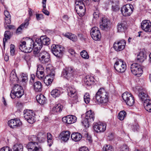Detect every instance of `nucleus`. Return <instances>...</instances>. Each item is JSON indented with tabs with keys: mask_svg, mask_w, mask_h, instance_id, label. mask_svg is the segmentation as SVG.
Here are the masks:
<instances>
[{
	"mask_svg": "<svg viewBox=\"0 0 151 151\" xmlns=\"http://www.w3.org/2000/svg\"><path fill=\"white\" fill-rule=\"evenodd\" d=\"M39 60L41 63L46 64V72L48 74L47 76H55V72L52 66L50 64V55L46 51L39 53Z\"/></svg>",
	"mask_w": 151,
	"mask_h": 151,
	"instance_id": "f257e3e1",
	"label": "nucleus"
},
{
	"mask_svg": "<svg viewBox=\"0 0 151 151\" xmlns=\"http://www.w3.org/2000/svg\"><path fill=\"white\" fill-rule=\"evenodd\" d=\"M95 102L98 104H105L108 101L109 93L104 88H100L95 96Z\"/></svg>",
	"mask_w": 151,
	"mask_h": 151,
	"instance_id": "f03ea898",
	"label": "nucleus"
},
{
	"mask_svg": "<svg viewBox=\"0 0 151 151\" xmlns=\"http://www.w3.org/2000/svg\"><path fill=\"white\" fill-rule=\"evenodd\" d=\"M29 139L30 142L27 146L28 151H42V148L37 142L38 141L37 137L31 136L29 137Z\"/></svg>",
	"mask_w": 151,
	"mask_h": 151,
	"instance_id": "7ed1b4c3",
	"label": "nucleus"
},
{
	"mask_svg": "<svg viewBox=\"0 0 151 151\" xmlns=\"http://www.w3.org/2000/svg\"><path fill=\"white\" fill-rule=\"evenodd\" d=\"M24 94V91L22 87L18 84H16L14 86L10 96L11 98L14 99L15 97L21 98Z\"/></svg>",
	"mask_w": 151,
	"mask_h": 151,
	"instance_id": "20e7f679",
	"label": "nucleus"
},
{
	"mask_svg": "<svg viewBox=\"0 0 151 151\" xmlns=\"http://www.w3.org/2000/svg\"><path fill=\"white\" fill-rule=\"evenodd\" d=\"M114 68L118 73H124L126 70L127 65L123 60L121 59L118 60L115 62Z\"/></svg>",
	"mask_w": 151,
	"mask_h": 151,
	"instance_id": "39448f33",
	"label": "nucleus"
},
{
	"mask_svg": "<svg viewBox=\"0 0 151 151\" xmlns=\"http://www.w3.org/2000/svg\"><path fill=\"white\" fill-rule=\"evenodd\" d=\"M122 97L128 106H132L134 103L135 101L132 95L128 92H126L122 95Z\"/></svg>",
	"mask_w": 151,
	"mask_h": 151,
	"instance_id": "423d86ee",
	"label": "nucleus"
},
{
	"mask_svg": "<svg viewBox=\"0 0 151 151\" xmlns=\"http://www.w3.org/2000/svg\"><path fill=\"white\" fill-rule=\"evenodd\" d=\"M134 9L133 6L132 5L126 4L121 8V12L123 16L128 17L132 14Z\"/></svg>",
	"mask_w": 151,
	"mask_h": 151,
	"instance_id": "0eeeda50",
	"label": "nucleus"
},
{
	"mask_svg": "<svg viewBox=\"0 0 151 151\" xmlns=\"http://www.w3.org/2000/svg\"><path fill=\"white\" fill-rule=\"evenodd\" d=\"M64 48L59 45H55L53 46L52 48V51L53 54L58 57H61L63 55V52Z\"/></svg>",
	"mask_w": 151,
	"mask_h": 151,
	"instance_id": "6e6552de",
	"label": "nucleus"
},
{
	"mask_svg": "<svg viewBox=\"0 0 151 151\" xmlns=\"http://www.w3.org/2000/svg\"><path fill=\"white\" fill-rule=\"evenodd\" d=\"M34 115V114L30 110H25L24 111V117L28 122L30 124L33 123L35 121Z\"/></svg>",
	"mask_w": 151,
	"mask_h": 151,
	"instance_id": "1a4fd4ad",
	"label": "nucleus"
},
{
	"mask_svg": "<svg viewBox=\"0 0 151 151\" xmlns=\"http://www.w3.org/2000/svg\"><path fill=\"white\" fill-rule=\"evenodd\" d=\"M130 68L132 73L134 76L141 75L143 73L142 70L140 65L137 63H134L132 64Z\"/></svg>",
	"mask_w": 151,
	"mask_h": 151,
	"instance_id": "9d476101",
	"label": "nucleus"
},
{
	"mask_svg": "<svg viewBox=\"0 0 151 151\" xmlns=\"http://www.w3.org/2000/svg\"><path fill=\"white\" fill-rule=\"evenodd\" d=\"M91 35L94 40L99 41L100 40L101 34L99 28L96 27H93L91 30Z\"/></svg>",
	"mask_w": 151,
	"mask_h": 151,
	"instance_id": "9b49d317",
	"label": "nucleus"
},
{
	"mask_svg": "<svg viewBox=\"0 0 151 151\" xmlns=\"http://www.w3.org/2000/svg\"><path fill=\"white\" fill-rule=\"evenodd\" d=\"M126 44V41L124 40L117 41L114 43L113 47L116 51H120L124 49Z\"/></svg>",
	"mask_w": 151,
	"mask_h": 151,
	"instance_id": "f8f14e48",
	"label": "nucleus"
},
{
	"mask_svg": "<svg viewBox=\"0 0 151 151\" xmlns=\"http://www.w3.org/2000/svg\"><path fill=\"white\" fill-rule=\"evenodd\" d=\"M75 9L77 14L81 17L83 16L85 13L86 8L84 4L75 3Z\"/></svg>",
	"mask_w": 151,
	"mask_h": 151,
	"instance_id": "ddd939ff",
	"label": "nucleus"
},
{
	"mask_svg": "<svg viewBox=\"0 0 151 151\" xmlns=\"http://www.w3.org/2000/svg\"><path fill=\"white\" fill-rule=\"evenodd\" d=\"M50 43V39L46 36H42L40 39H37L35 42V44L37 43L41 45L42 47V45H48Z\"/></svg>",
	"mask_w": 151,
	"mask_h": 151,
	"instance_id": "4468645a",
	"label": "nucleus"
},
{
	"mask_svg": "<svg viewBox=\"0 0 151 151\" xmlns=\"http://www.w3.org/2000/svg\"><path fill=\"white\" fill-rule=\"evenodd\" d=\"M141 28L145 31L147 32H151V22L149 20H143L141 23Z\"/></svg>",
	"mask_w": 151,
	"mask_h": 151,
	"instance_id": "2eb2a0df",
	"label": "nucleus"
},
{
	"mask_svg": "<svg viewBox=\"0 0 151 151\" xmlns=\"http://www.w3.org/2000/svg\"><path fill=\"white\" fill-rule=\"evenodd\" d=\"M109 21L107 18L103 17L100 22V28L102 30H106L109 27Z\"/></svg>",
	"mask_w": 151,
	"mask_h": 151,
	"instance_id": "dca6fc26",
	"label": "nucleus"
},
{
	"mask_svg": "<svg viewBox=\"0 0 151 151\" xmlns=\"http://www.w3.org/2000/svg\"><path fill=\"white\" fill-rule=\"evenodd\" d=\"M76 117L74 116L68 115L66 116L63 117L62 121L65 123L68 124H70L75 122L77 120Z\"/></svg>",
	"mask_w": 151,
	"mask_h": 151,
	"instance_id": "f3484780",
	"label": "nucleus"
},
{
	"mask_svg": "<svg viewBox=\"0 0 151 151\" xmlns=\"http://www.w3.org/2000/svg\"><path fill=\"white\" fill-rule=\"evenodd\" d=\"M8 124L10 127L14 128L20 126L22 125V122L19 119H13L9 121Z\"/></svg>",
	"mask_w": 151,
	"mask_h": 151,
	"instance_id": "a211bd4d",
	"label": "nucleus"
},
{
	"mask_svg": "<svg viewBox=\"0 0 151 151\" xmlns=\"http://www.w3.org/2000/svg\"><path fill=\"white\" fill-rule=\"evenodd\" d=\"M67 91L68 95L70 97L74 98L75 100L77 99L78 96L76 93V90L74 87L70 86L68 87Z\"/></svg>",
	"mask_w": 151,
	"mask_h": 151,
	"instance_id": "6ab92c4d",
	"label": "nucleus"
},
{
	"mask_svg": "<svg viewBox=\"0 0 151 151\" xmlns=\"http://www.w3.org/2000/svg\"><path fill=\"white\" fill-rule=\"evenodd\" d=\"M70 133L69 131H64L60 134V136L61 140L64 142H67L70 137Z\"/></svg>",
	"mask_w": 151,
	"mask_h": 151,
	"instance_id": "aec40b11",
	"label": "nucleus"
},
{
	"mask_svg": "<svg viewBox=\"0 0 151 151\" xmlns=\"http://www.w3.org/2000/svg\"><path fill=\"white\" fill-rule=\"evenodd\" d=\"M94 80L93 76H84L83 78L85 84L87 86L91 85L92 82H94Z\"/></svg>",
	"mask_w": 151,
	"mask_h": 151,
	"instance_id": "412c9836",
	"label": "nucleus"
},
{
	"mask_svg": "<svg viewBox=\"0 0 151 151\" xmlns=\"http://www.w3.org/2000/svg\"><path fill=\"white\" fill-rule=\"evenodd\" d=\"M82 135L78 132H75L72 134L71 136L72 139L75 142L79 141L82 137Z\"/></svg>",
	"mask_w": 151,
	"mask_h": 151,
	"instance_id": "4be33fe9",
	"label": "nucleus"
},
{
	"mask_svg": "<svg viewBox=\"0 0 151 151\" xmlns=\"http://www.w3.org/2000/svg\"><path fill=\"white\" fill-rule=\"evenodd\" d=\"M85 118L90 122H93L95 118L94 113L91 110L88 111L86 113Z\"/></svg>",
	"mask_w": 151,
	"mask_h": 151,
	"instance_id": "5701e85b",
	"label": "nucleus"
},
{
	"mask_svg": "<svg viewBox=\"0 0 151 151\" xmlns=\"http://www.w3.org/2000/svg\"><path fill=\"white\" fill-rule=\"evenodd\" d=\"M36 99L37 102L43 105L46 103V98L42 94L37 95Z\"/></svg>",
	"mask_w": 151,
	"mask_h": 151,
	"instance_id": "b1692460",
	"label": "nucleus"
},
{
	"mask_svg": "<svg viewBox=\"0 0 151 151\" xmlns=\"http://www.w3.org/2000/svg\"><path fill=\"white\" fill-rule=\"evenodd\" d=\"M33 88L36 92H40L42 91V84L40 81L35 82L33 84Z\"/></svg>",
	"mask_w": 151,
	"mask_h": 151,
	"instance_id": "393cba45",
	"label": "nucleus"
},
{
	"mask_svg": "<svg viewBox=\"0 0 151 151\" xmlns=\"http://www.w3.org/2000/svg\"><path fill=\"white\" fill-rule=\"evenodd\" d=\"M146 54L143 52H140L138 54L137 59L139 62H142L146 59Z\"/></svg>",
	"mask_w": 151,
	"mask_h": 151,
	"instance_id": "a878e982",
	"label": "nucleus"
},
{
	"mask_svg": "<svg viewBox=\"0 0 151 151\" xmlns=\"http://www.w3.org/2000/svg\"><path fill=\"white\" fill-rule=\"evenodd\" d=\"M143 105L147 111L151 112V100H146L144 102Z\"/></svg>",
	"mask_w": 151,
	"mask_h": 151,
	"instance_id": "bb28decb",
	"label": "nucleus"
},
{
	"mask_svg": "<svg viewBox=\"0 0 151 151\" xmlns=\"http://www.w3.org/2000/svg\"><path fill=\"white\" fill-rule=\"evenodd\" d=\"M4 15L5 16L4 25L5 24H10L11 22V16L9 12L7 11H4Z\"/></svg>",
	"mask_w": 151,
	"mask_h": 151,
	"instance_id": "cd10ccee",
	"label": "nucleus"
},
{
	"mask_svg": "<svg viewBox=\"0 0 151 151\" xmlns=\"http://www.w3.org/2000/svg\"><path fill=\"white\" fill-rule=\"evenodd\" d=\"M46 134L40 132L37 135L38 141L40 142H43L46 140Z\"/></svg>",
	"mask_w": 151,
	"mask_h": 151,
	"instance_id": "c85d7f7f",
	"label": "nucleus"
},
{
	"mask_svg": "<svg viewBox=\"0 0 151 151\" xmlns=\"http://www.w3.org/2000/svg\"><path fill=\"white\" fill-rule=\"evenodd\" d=\"M13 151H23V147L21 144H15L13 147Z\"/></svg>",
	"mask_w": 151,
	"mask_h": 151,
	"instance_id": "c756f323",
	"label": "nucleus"
},
{
	"mask_svg": "<svg viewBox=\"0 0 151 151\" xmlns=\"http://www.w3.org/2000/svg\"><path fill=\"white\" fill-rule=\"evenodd\" d=\"M63 107L62 105L60 104H56L53 108L52 110L54 112H60L62 111Z\"/></svg>",
	"mask_w": 151,
	"mask_h": 151,
	"instance_id": "7c9ffc66",
	"label": "nucleus"
},
{
	"mask_svg": "<svg viewBox=\"0 0 151 151\" xmlns=\"http://www.w3.org/2000/svg\"><path fill=\"white\" fill-rule=\"evenodd\" d=\"M139 97L140 100L142 101H145L146 100H149L147 99L148 95L146 93L143 92L139 93L138 95Z\"/></svg>",
	"mask_w": 151,
	"mask_h": 151,
	"instance_id": "2f4dec72",
	"label": "nucleus"
},
{
	"mask_svg": "<svg viewBox=\"0 0 151 151\" xmlns=\"http://www.w3.org/2000/svg\"><path fill=\"white\" fill-rule=\"evenodd\" d=\"M37 67V70L36 72L37 75H38L39 74H40V75H43V76H44V72L43 71L44 68L42 65L40 64L38 65Z\"/></svg>",
	"mask_w": 151,
	"mask_h": 151,
	"instance_id": "473e14b6",
	"label": "nucleus"
},
{
	"mask_svg": "<svg viewBox=\"0 0 151 151\" xmlns=\"http://www.w3.org/2000/svg\"><path fill=\"white\" fill-rule=\"evenodd\" d=\"M24 50H23V52H24L29 53L31 52L33 50V48L32 47V44L29 43L27 44Z\"/></svg>",
	"mask_w": 151,
	"mask_h": 151,
	"instance_id": "72a5a7b5",
	"label": "nucleus"
},
{
	"mask_svg": "<svg viewBox=\"0 0 151 151\" xmlns=\"http://www.w3.org/2000/svg\"><path fill=\"white\" fill-rule=\"evenodd\" d=\"M35 44V45L33 50V52L34 54L36 55L39 52L40 50L42 47H41V45H40L37 43Z\"/></svg>",
	"mask_w": 151,
	"mask_h": 151,
	"instance_id": "f704fd0d",
	"label": "nucleus"
},
{
	"mask_svg": "<svg viewBox=\"0 0 151 151\" xmlns=\"http://www.w3.org/2000/svg\"><path fill=\"white\" fill-rule=\"evenodd\" d=\"M46 136L48 145L50 147L51 146L53 142L52 135L50 133H48L47 134Z\"/></svg>",
	"mask_w": 151,
	"mask_h": 151,
	"instance_id": "c9c22d12",
	"label": "nucleus"
},
{
	"mask_svg": "<svg viewBox=\"0 0 151 151\" xmlns=\"http://www.w3.org/2000/svg\"><path fill=\"white\" fill-rule=\"evenodd\" d=\"M10 32L9 31H6L4 35V38H3V43L5 45V42L7 40L10 39Z\"/></svg>",
	"mask_w": 151,
	"mask_h": 151,
	"instance_id": "e433bc0d",
	"label": "nucleus"
},
{
	"mask_svg": "<svg viewBox=\"0 0 151 151\" xmlns=\"http://www.w3.org/2000/svg\"><path fill=\"white\" fill-rule=\"evenodd\" d=\"M127 113L124 111H122L120 112L118 115V119L120 120H123L126 116Z\"/></svg>",
	"mask_w": 151,
	"mask_h": 151,
	"instance_id": "4c0bfd02",
	"label": "nucleus"
},
{
	"mask_svg": "<svg viewBox=\"0 0 151 151\" xmlns=\"http://www.w3.org/2000/svg\"><path fill=\"white\" fill-rule=\"evenodd\" d=\"M126 28V26L124 23L121 22L118 24L117 29L119 32L123 31Z\"/></svg>",
	"mask_w": 151,
	"mask_h": 151,
	"instance_id": "58836bf2",
	"label": "nucleus"
},
{
	"mask_svg": "<svg viewBox=\"0 0 151 151\" xmlns=\"http://www.w3.org/2000/svg\"><path fill=\"white\" fill-rule=\"evenodd\" d=\"M51 94L53 97L56 98L59 96L60 95V91L57 89H54L51 91Z\"/></svg>",
	"mask_w": 151,
	"mask_h": 151,
	"instance_id": "ea45409f",
	"label": "nucleus"
},
{
	"mask_svg": "<svg viewBox=\"0 0 151 151\" xmlns=\"http://www.w3.org/2000/svg\"><path fill=\"white\" fill-rule=\"evenodd\" d=\"M106 125L105 123L99 122V132H103L106 129Z\"/></svg>",
	"mask_w": 151,
	"mask_h": 151,
	"instance_id": "a19ab883",
	"label": "nucleus"
},
{
	"mask_svg": "<svg viewBox=\"0 0 151 151\" xmlns=\"http://www.w3.org/2000/svg\"><path fill=\"white\" fill-rule=\"evenodd\" d=\"M48 76H47V77H45V78L44 80V83H45L47 86H49L50 85L53 81V78H48Z\"/></svg>",
	"mask_w": 151,
	"mask_h": 151,
	"instance_id": "79ce46f5",
	"label": "nucleus"
},
{
	"mask_svg": "<svg viewBox=\"0 0 151 151\" xmlns=\"http://www.w3.org/2000/svg\"><path fill=\"white\" fill-rule=\"evenodd\" d=\"M103 151H114L113 147L109 145H106L103 147Z\"/></svg>",
	"mask_w": 151,
	"mask_h": 151,
	"instance_id": "37998d69",
	"label": "nucleus"
},
{
	"mask_svg": "<svg viewBox=\"0 0 151 151\" xmlns=\"http://www.w3.org/2000/svg\"><path fill=\"white\" fill-rule=\"evenodd\" d=\"M72 70V69L71 67L68 68L63 70V76H67L68 73L70 74V73H71Z\"/></svg>",
	"mask_w": 151,
	"mask_h": 151,
	"instance_id": "c03bdc74",
	"label": "nucleus"
},
{
	"mask_svg": "<svg viewBox=\"0 0 151 151\" xmlns=\"http://www.w3.org/2000/svg\"><path fill=\"white\" fill-rule=\"evenodd\" d=\"M81 57L85 59H88L89 58V55L87 52L85 50L82 51L80 53Z\"/></svg>",
	"mask_w": 151,
	"mask_h": 151,
	"instance_id": "a18cd8bd",
	"label": "nucleus"
},
{
	"mask_svg": "<svg viewBox=\"0 0 151 151\" xmlns=\"http://www.w3.org/2000/svg\"><path fill=\"white\" fill-rule=\"evenodd\" d=\"M26 42L25 41L21 42L20 43L19 45V47L20 50L22 52H23V50H24L25 47L26 45Z\"/></svg>",
	"mask_w": 151,
	"mask_h": 151,
	"instance_id": "49530a36",
	"label": "nucleus"
},
{
	"mask_svg": "<svg viewBox=\"0 0 151 151\" xmlns=\"http://www.w3.org/2000/svg\"><path fill=\"white\" fill-rule=\"evenodd\" d=\"M90 122L89 120L85 118L82 122V124L86 128H88L89 127V122Z\"/></svg>",
	"mask_w": 151,
	"mask_h": 151,
	"instance_id": "de8ad7c7",
	"label": "nucleus"
},
{
	"mask_svg": "<svg viewBox=\"0 0 151 151\" xmlns=\"http://www.w3.org/2000/svg\"><path fill=\"white\" fill-rule=\"evenodd\" d=\"M15 47L13 44H11L10 46V53L12 56H13L15 54Z\"/></svg>",
	"mask_w": 151,
	"mask_h": 151,
	"instance_id": "09e8293b",
	"label": "nucleus"
},
{
	"mask_svg": "<svg viewBox=\"0 0 151 151\" xmlns=\"http://www.w3.org/2000/svg\"><path fill=\"white\" fill-rule=\"evenodd\" d=\"M99 122L96 123L94 124L93 127V129L95 132L97 133L99 132L98 130L99 129Z\"/></svg>",
	"mask_w": 151,
	"mask_h": 151,
	"instance_id": "8fccbe9b",
	"label": "nucleus"
},
{
	"mask_svg": "<svg viewBox=\"0 0 151 151\" xmlns=\"http://www.w3.org/2000/svg\"><path fill=\"white\" fill-rule=\"evenodd\" d=\"M84 99L85 102L87 104L89 103L90 101V96L88 93H86L84 96Z\"/></svg>",
	"mask_w": 151,
	"mask_h": 151,
	"instance_id": "3c124183",
	"label": "nucleus"
},
{
	"mask_svg": "<svg viewBox=\"0 0 151 151\" xmlns=\"http://www.w3.org/2000/svg\"><path fill=\"white\" fill-rule=\"evenodd\" d=\"M29 24V22L28 21L24 22V23H22L20 26L22 29L26 28Z\"/></svg>",
	"mask_w": 151,
	"mask_h": 151,
	"instance_id": "603ef678",
	"label": "nucleus"
},
{
	"mask_svg": "<svg viewBox=\"0 0 151 151\" xmlns=\"http://www.w3.org/2000/svg\"><path fill=\"white\" fill-rule=\"evenodd\" d=\"M128 148L126 145H123L120 148V151H128Z\"/></svg>",
	"mask_w": 151,
	"mask_h": 151,
	"instance_id": "864d4df0",
	"label": "nucleus"
},
{
	"mask_svg": "<svg viewBox=\"0 0 151 151\" xmlns=\"http://www.w3.org/2000/svg\"><path fill=\"white\" fill-rule=\"evenodd\" d=\"M132 128V130L134 131H137L139 129V126L137 124H135L133 125Z\"/></svg>",
	"mask_w": 151,
	"mask_h": 151,
	"instance_id": "5fc2aeb1",
	"label": "nucleus"
},
{
	"mask_svg": "<svg viewBox=\"0 0 151 151\" xmlns=\"http://www.w3.org/2000/svg\"><path fill=\"white\" fill-rule=\"evenodd\" d=\"M70 40H72L73 42H76L77 40V36L73 34H72V35L70 36Z\"/></svg>",
	"mask_w": 151,
	"mask_h": 151,
	"instance_id": "6e6d98bb",
	"label": "nucleus"
},
{
	"mask_svg": "<svg viewBox=\"0 0 151 151\" xmlns=\"http://www.w3.org/2000/svg\"><path fill=\"white\" fill-rule=\"evenodd\" d=\"M0 151H11V150L9 147L6 146L1 148Z\"/></svg>",
	"mask_w": 151,
	"mask_h": 151,
	"instance_id": "4d7b16f0",
	"label": "nucleus"
},
{
	"mask_svg": "<svg viewBox=\"0 0 151 151\" xmlns=\"http://www.w3.org/2000/svg\"><path fill=\"white\" fill-rule=\"evenodd\" d=\"M119 9V8L118 5H115L112 6V10L113 11L116 12Z\"/></svg>",
	"mask_w": 151,
	"mask_h": 151,
	"instance_id": "13d9d810",
	"label": "nucleus"
},
{
	"mask_svg": "<svg viewBox=\"0 0 151 151\" xmlns=\"http://www.w3.org/2000/svg\"><path fill=\"white\" fill-rule=\"evenodd\" d=\"M22 30V29L20 26L17 29L16 32V33L17 35H19L21 33Z\"/></svg>",
	"mask_w": 151,
	"mask_h": 151,
	"instance_id": "bf43d9fd",
	"label": "nucleus"
},
{
	"mask_svg": "<svg viewBox=\"0 0 151 151\" xmlns=\"http://www.w3.org/2000/svg\"><path fill=\"white\" fill-rule=\"evenodd\" d=\"M99 13L98 11L95 12H94L93 15V17L96 19H97L99 18Z\"/></svg>",
	"mask_w": 151,
	"mask_h": 151,
	"instance_id": "052dcab7",
	"label": "nucleus"
},
{
	"mask_svg": "<svg viewBox=\"0 0 151 151\" xmlns=\"http://www.w3.org/2000/svg\"><path fill=\"white\" fill-rule=\"evenodd\" d=\"M36 17L38 20H39L43 18V15L41 14H37Z\"/></svg>",
	"mask_w": 151,
	"mask_h": 151,
	"instance_id": "680f3d73",
	"label": "nucleus"
},
{
	"mask_svg": "<svg viewBox=\"0 0 151 151\" xmlns=\"http://www.w3.org/2000/svg\"><path fill=\"white\" fill-rule=\"evenodd\" d=\"M114 136L112 133L109 134H108L107 139L111 141L114 139Z\"/></svg>",
	"mask_w": 151,
	"mask_h": 151,
	"instance_id": "e2e57ef3",
	"label": "nucleus"
},
{
	"mask_svg": "<svg viewBox=\"0 0 151 151\" xmlns=\"http://www.w3.org/2000/svg\"><path fill=\"white\" fill-rule=\"evenodd\" d=\"M18 78L17 77V76H10V80L11 81H13L12 82H14L15 81H17V79H18Z\"/></svg>",
	"mask_w": 151,
	"mask_h": 151,
	"instance_id": "0e129e2a",
	"label": "nucleus"
},
{
	"mask_svg": "<svg viewBox=\"0 0 151 151\" xmlns=\"http://www.w3.org/2000/svg\"><path fill=\"white\" fill-rule=\"evenodd\" d=\"M87 0H76L75 3L77 4H84V2H85Z\"/></svg>",
	"mask_w": 151,
	"mask_h": 151,
	"instance_id": "69168bd1",
	"label": "nucleus"
},
{
	"mask_svg": "<svg viewBox=\"0 0 151 151\" xmlns=\"http://www.w3.org/2000/svg\"><path fill=\"white\" fill-rule=\"evenodd\" d=\"M22 82H26L28 81L27 76H22Z\"/></svg>",
	"mask_w": 151,
	"mask_h": 151,
	"instance_id": "338daca9",
	"label": "nucleus"
},
{
	"mask_svg": "<svg viewBox=\"0 0 151 151\" xmlns=\"http://www.w3.org/2000/svg\"><path fill=\"white\" fill-rule=\"evenodd\" d=\"M72 34L71 33L67 32L65 34L63 33V35L65 37L68 38L69 39H70V36Z\"/></svg>",
	"mask_w": 151,
	"mask_h": 151,
	"instance_id": "774afa93",
	"label": "nucleus"
}]
</instances>
